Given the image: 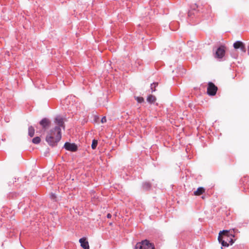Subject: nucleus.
<instances>
[{
    "label": "nucleus",
    "mask_w": 249,
    "mask_h": 249,
    "mask_svg": "<svg viewBox=\"0 0 249 249\" xmlns=\"http://www.w3.org/2000/svg\"><path fill=\"white\" fill-rule=\"evenodd\" d=\"M54 123L57 126L50 130L46 138V141L48 144L53 147L56 146L61 139V128H65L64 122L62 117H56Z\"/></svg>",
    "instance_id": "nucleus-1"
},
{
    "label": "nucleus",
    "mask_w": 249,
    "mask_h": 249,
    "mask_svg": "<svg viewBox=\"0 0 249 249\" xmlns=\"http://www.w3.org/2000/svg\"><path fill=\"white\" fill-rule=\"evenodd\" d=\"M195 6L197 9L198 13L196 11L194 8L188 12V16L190 18H193L192 16L194 15L196 17H202L204 19H207L212 16V9L210 5L206 4L198 6L196 4Z\"/></svg>",
    "instance_id": "nucleus-2"
},
{
    "label": "nucleus",
    "mask_w": 249,
    "mask_h": 249,
    "mask_svg": "<svg viewBox=\"0 0 249 249\" xmlns=\"http://www.w3.org/2000/svg\"><path fill=\"white\" fill-rule=\"evenodd\" d=\"M135 249H155L154 244L147 240H142L136 244Z\"/></svg>",
    "instance_id": "nucleus-3"
},
{
    "label": "nucleus",
    "mask_w": 249,
    "mask_h": 249,
    "mask_svg": "<svg viewBox=\"0 0 249 249\" xmlns=\"http://www.w3.org/2000/svg\"><path fill=\"white\" fill-rule=\"evenodd\" d=\"M228 232L227 231H221L218 237V240L223 247H228L229 243L226 241V240H228L229 238L228 235Z\"/></svg>",
    "instance_id": "nucleus-4"
},
{
    "label": "nucleus",
    "mask_w": 249,
    "mask_h": 249,
    "mask_svg": "<svg viewBox=\"0 0 249 249\" xmlns=\"http://www.w3.org/2000/svg\"><path fill=\"white\" fill-rule=\"evenodd\" d=\"M225 48L224 46H220L216 49L213 53V57L219 61L223 60V58L225 55Z\"/></svg>",
    "instance_id": "nucleus-5"
},
{
    "label": "nucleus",
    "mask_w": 249,
    "mask_h": 249,
    "mask_svg": "<svg viewBox=\"0 0 249 249\" xmlns=\"http://www.w3.org/2000/svg\"><path fill=\"white\" fill-rule=\"evenodd\" d=\"M217 88L212 82H209L207 88V93L210 96H214L216 94Z\"/></svg>",
    "instance_id": "nucleus-6"
},
{
    "label": "nucleus",
    "mask_w": 249,
    "mask_h": 249,
    "mask_svg": "<svg viewBox=\"0 0 249 249\" xmlns=\"http://www.w3.org/2000/svg\"><path fill=\"white\" fill-rule=\"evenodd\" d=\"M64 148L67 150L71 152H76L78 149L77 146L75 143H70L69 142H65Z\"/></svg>",
    "instance_id": "nucleus-7"
},
{
    "label": "nucleus",
    "mask_w": 249,
    "mask_h": 249,
    "mask_svg": "<svg viewBox=\"0 0 249 249\" xmlns=\"http://www.w3.org/2000/svg\"><path fill=\"white\" fill-rule=\"evenodd\" d=\"M51 124V121L47 118H43L39 122L40 125L41 126L42 129L44 131L47 130L50 127Z\"/></svg>",
    "instance_id": "nucleus-8"
},
{
    "label": "nucleus",
    "mask_w": 249,
    "mask_h": 249,
    "mask_svg": "<svg viewBox=\"0 0 249 249\" xmlns=\"http://www.w3.org/2000/svg\"><path fill=\"white\" fill-rule=\"evenodd\" d=\"M233 47L235 49H240L241 51L244 53H245L246 51V49L244 44L240 41H237L234 42L233 44Z\"/></svg>",
    "instance_id": "nucleus-9"
},
{
    "label": "nucleus",
    "mask_w": 249,
    "mask_h": 249,
    "mask_svg": "<svg viewBox=\"0 0 249 249\" xmlns=\"http://www.w3.org/2000/svg\"><path fill=\"white\" fill-rule=\"evenodd\" d=\"M79 242L81 246L84 249H89V246L88 241L87 240L86 238L83 237L79 239Z\"/></svg>",
    "instance_id": "nucleus-10"
},
{
    "label": "nucleus",
    "mask_w": 249,
    "mask_h": 249,
    "mask_svg": "<svg viewBox=\"0 0 249 249\" xmlns=\"http://www.w3.org/2000/svg\"><path fill=\"white\" fill-rule=\"evenodd\" d=\"M156 98L155 96L152 95H149L147 98V101L150 104H153L155 102Z\"/></svg>",
    "instance_id": "nucleus-11"
},
{
    "label": "nucleus",
    "mask_w": 249,
    "mask_h": 249,
    "mask_svg": "<svg viewBox=\"0 0 249 249\" xmlns=\"http://www.w3.org/2000/svg\"><path fill=\"white\" fill-rule=\"evenodd\" d=\"M204 192V188H197V190L194 192V195L195 196H200L203 194Z\"/></svg>",
    "instance_id": "nucleus-12"
},
{
    "label": "nucleus",
    "mask_w": 249,
    "mask_h": 249,
    "mask_svg": "<svg viewBox=\"0 0 249 249\" xmlns=\"http://www.w3.org/2000/svg\"><path fill=\"white\" fill-rule=\"evenodd\" d=\"M35 134V129L32 126H30L28 128V135L31 137H33Z\"/></svg>",
    "instance_id": "nucleus-13"
},
{
    "label": "nucleus",
    "mask_w": 249,
    "mask_h": 249,
    "mask_svg": "<svg viewBox=\"0 0 249 249\" xmlns=\"http://www.w3.org/2000/svg\"><path fill=\"white\" fill-rule=\"evenodd\" d=\"M41 141V139L39 137H36L32 139V142L35 144H38Z\"/></svg>",
    "instance_id": "nucleus-14"
},
{
    "label": "nucleus",
    "mask_w": 249,
    "mask_h": 249,
    "mask_svg": "<svg viewBox=\"0 0 249 249\" xmlns=\"http://www.w3.org/2000/svg\"><path fill=\"white\" fill-rule=\"evenodd\" d=\"M98 144V141L96 140H93L91 144V148L92 149H96Z\"/></svg>",
    "instance_id": "nucleus-15"
},
{
    "label": "nucleus",
    "mask_w": 249,
    "mask_h": 249,
    "mask_svg": "<svg viewBox=\"0 0 249 249\" xmlns=\"http://www.w3.org/2000/svg\"><path fill=\"white\" fill-rule=\"evenodd\" d=\"M50 197L53 201H57L56 195L55 193H51Z\"/></svg>",
    "instance_id": "nucleus-16"
},
{
    "label": "nucleus",
    "mask_w": 249,
    "mask_h": 249,
    "mask_svg": "<svg viewBox=\"0 0 249 249\" xmlns=\"http://www.w3.org/2000/svg\"><path fill=\"white\" fill-rule=\"evenodd\" d=\"M158 83H153L151 84V92H153L156 90V87L157 86H158Z\"/></svg>",
    "instance_id": "nucleus-17"
},
{
    "label": "nucleus",
    "mask_w": 249,
    "mask_h": 249,
    "mask_svg": "<svg viewBox=\"0 0 249 249\" xmlns=\"http://www.w3.org/2000/svg\"><path fill=\"white\" fill-rule=\"evenodd\" d=\"M135 98L139 103H142L144 101V99L142 97H135Z\"/></svg>",
    "instance_id": "nucleus-18"
},
{
    "label": "nucleus",
    "mask_w": 249,
    "mask_h": 249,
    "mask_svg": "<svg viewBox=\"0 0 249 249\" xmlns=\"http://www.w3.org/2000/svg\"><path fill=\"white\" fill-rule=\"evenodd\" d=\"M173 24H176L177 25H178V22H174V23H171L169 25V27L170 28V29L172 30H175L176 29H172V26L173 25Z\"/></svg>",
    "instance_id": "nucleus-19"
},
{
    "label": "nucleus",
    "mask_w": 249,
    "mask_h": 249,
    "mask_svg": "<svg viewBox=\"0 0 249 249\" xmlns=\"http://www.w3.org/2000/svg\"><path fill=\"white\" fill-rule=\"evenodd\" d=\"M107 122V119H106V117H103L102 119H101V122L102 123H106Z\"/></svg>",
    "instance_id": "nucleus-20"
},
{
    "label": "nucleus",
    "mask_w": 249,
    "mask_h": 249,
    "mask_svg": "<svg viewBox=\"0 0 249 249\" xmlns=\"http://www.w3.org/2000/svg\"><path fill=\"white\" fill-rule=\"evenodd\" d=\"M151 185L149 182H146L144 184V187H151Z\"/></svg>",
    "instance_id": "nucleus-21"
},
{
    "label": "nucleus",
    "mask_w": 249,
    "mask_h": 249,
    "mask_svg": "<svg viewBox=\"0 0 249 249\" xmlns=\"http://www.w3.org/2000/svg\"><path fill=\"white\" fill-rule=\"evenodd\" d=\"M229 245H232L234 243V241L232 239L230 238V239L229 240Z\"/></svg>",
    "instance_id": "nucleus-22"
},
{
    "label": "nucleus",
    "mask_w": 249,
    "mask_h": 249,
    "mask_svg": "<svg viewBox=\"0 0 249 249\" xmlns=\"http://www.w3.org/2000/svg\"><path fill=\"white\" fill-rule=\"evenodd\" d=\"M111 216H112V215L110 213H108L107 216V218H110L111 217Z\"/></svg>",
    "instance_id": "nucleus-23"
},
{
    "label": "nucleus",
    "mask_w": 249,
    "mask_h": 249,
    "mask_svg": "<svg viewBox=\"0 0 249 249\" xmlns=\"http://www.w3.org/2000/svg\"><path fill=\"white\" fill-rule=\"evenodd\" d=\"M229 239H228V240H226V241L228 242L229 241Z\"/></svg>",
    "instance_id": "nucleus-24"
}]
</instances>
